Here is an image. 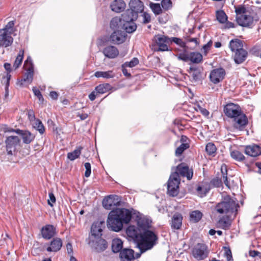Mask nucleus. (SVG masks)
Wrapping results in <instances>:
<instances>
[{
    "label": "nucleus",
    "mask_w": 261,
    "mask_h": 261,
    "mask_svg": "<svg viewBox=\"0 0 261 261\" xmlns=\"http://www.w3.org/2000/svg\"><path fill=\"white\" fill-rule=\"evenodd\" d=\"M190 147L189 143H184L178 146L175 150V154L176 156L180 155L183 152Z\"/></svg>",
    "instance_id": "nucleus-46"
},
{
    "label": "nucleus",
    "mask_w": 261,
    "mask_h": 261,
    "mask_svg": "<svg viewBox=\"0 0 261 261\" xmlns=\"http://www.w3.org/2000/svg\"><path fill=\"white\" fill-rule=\"evenodd\" d=\"M103 222H97L94 223L91 228V234L95 238L99 239L102 236V225Z\"/></svg>",
    "instance_id": "nucleus-22"
},
{
    "label": "nucleus",
    "mask_w": 261,
    "mask_h": 261,
    "mask_svg": "<svg viewBox=\"0 0 261 261\" xmlns=\"http://www.w3.org/2000/svg\"><path fill=\"white\" fill-rule=\"evenodd\" d=\"M86 171L85 172V176L86 177H88L90 176L91 174V165L89 163H86L84 165Z\"/></svg>",
    "instance_id": "nucleus-57"
},
{
    "label": "nucleus",
    "mask_w": 261,
    "mask_h": 261,
    "mask_svg": "<svg viewBox=\"0 0 261 261\" xmlns=\"http://www.w3.org/2000/svg\"><path fill=\"white\" fill-rule=\"evenodd\" d=\"M139 64V60L137 58H134L130 62H125L122 66L123 67H133Z\"/></svg>",
    "instance_id": "nucleus-49"
},
{
    "label": "nucleus",
    "mask_w": 261,
    "mask_h": 261,
    "mask_svg": "<svg viewBox=\"0 0 261 261\" xmlns=\"http://www.w3.org/2000/svg\"><path fill=\"white\" fill-rule=\"evenodd\" d=\"M123 247V242L119 239H114L112 242V250L113 252L117 253L120 252Z\"/></svg>",
    "instance_id": "nucleus-36"
},
{
    "label": "nucleus",
    "mask_w": 261,
    "mask_h": 261,
    "mask_svg": "<svg viewBox=\"0 0 261 261\" xmlns=\"http://www.w3.org/2000/svg\"><path fill=\"white\" fill-rule=\"evenodd\" d=\"M121 197L116 195H110L102 200V205L107 210H112L114 206L120 205Z\"/></svg>",
    "instance_id": "nucleus-9"
},
{
    "label": "nucleus",
    "mask_w": 261,
    "mask_h": 261,
    "mask_svg": "<svg viewBox=\"0 0 261 261\" xmlns=\"http://www.w3.org/2000/svg\"><path fill=\"white\" fill-rule=\"evenodd\" d=\"M238 25L243 27L252 28L255 24V22L258 19L254 20L253 17H236V19Z\"/></svg>",
    "instance_id": "nucleus-21"
},
{
    "label": "nucleus",
    "mask_w": 261,
    "mask_h": 261,
    "mask_svg": "<svg viewBox=\"0 0 261 261\" xmlns=\"http://www.w3.org/2000/svg\"><path fill=\"white\" fill-rule=\"evenodd\" d=\"M28 119L32 123L33 122L35 121V120H37V119H36L35 113L33 110H30L28 111Z\"/></svg>",
    "instance_id": "nucleus-58"
},
{
    "label": "nucleus",
    "mask_w": 261,
    "mask_h": 261,
    "mask_svg": "<svg viewBox=\"0 0 261 261\" xmlns=\"http://www.w3.org/2000/svg\"><path fill=\"white\" fill-rule=\"evenodd\" d=\"M215 16H227L224 11L222 10H217L216 11Z\"/></svg>",
    "instance_id": "nucleus-63"
},
{
    "label": "nucleus",
    "mask_w": 261,
    "mask_h": 261,
    "mask_svg": "<svg viewBox=\"0 0 261 261\" xmlns=\"http://www.w3.org/2000/svg\"><path fill=\"white\" fill-rule=\"evenodd\" d=\"M182 217L178 213L175 214L172 218L171 222V227L173 229H179L182 224Z\"/></svg>",
    "instance_id": "nucleus-30"
},
{
    "label": "nucleus",
    "mask_w": 261,
    "mask_h": 261,
    "mask_svg": "<svg viewBox=\"0 0 261 261\" xmlns=\"http://www.w3.org/2000/svg\"><path fill=\"white\" fill-rule=\"evenodd\" d=\"M180 178L176 173H172L167 182V194L172 197L177 196L179 193V185Z\"/></svg>",
    "instance_id": "nucleus-5"
},
{
    "label": "nucleus",
    "mask_w": 261,
    "mask_h": 261,
    "mask_svg": "<svg viewBox=\"0 0 261 261\" xmlns=\"http://www.w3.org/2000/svg\"><path fill=\"white\" fill-rule=\"evenodd\" d=\"M108 247V244L107 241L100 238L96 242V245L95 246V249L97 252H100L103 251Z\"/></svg>",
    "instance_id": "nucleus-38"
},
{
    "label": "nucleus",
    "mask_w": 261,
    "mask_h": 261,
    "mask_svg": "<svg viewBox=\"0 0 261 261\" xmlns=\"http://www.w3.org/2000/svg\"><path fill=\"white\" fill-rule=\"evenodd\" d=\"M157 234L150 230L142 231L139 237L138 246L142 253L151 249L158 242Z\"/></svg>",
    "instance_id": "nucleus-2"
},
{
    "label": "nucleus",
    "mask_w": 261,
    "mask_h": 261,
    "mask_svg": "<svg viewBox=\"0 0 261 261\" xmlns=\"http://www.w3.org/2000/svg\"><path fill=\"white\" fill-rule=\"evenodd\" d=\"M225 115L231 119L237 117L242 112L240 107L238 105L233 103H228L223 108Z\"/></svg>",
    "instance_id": "nucleus-10"
},
{
    "label": "nucleus",
    "mask_w": 261,
    "mask_h": 261,
    "mask_svg": "<svg viewBox=\"0 0 261 261\" xmlns=\"http://www.w3.org/2000/svg\"><path fill=\"white\" fill-rule=\"evenodd\" d=\"M27 70L26 73L24 75V77L21 80L20 85L22 84V82H27L28 83H31L32 82L33 75H34V67L33 66L25 68Z\"/></svg>",
    "instance_id": "nucleus-34"
},
{
    "label": "nucleus",
    "mask_w": 261,
    "mask_h": 261,
    "mask_svg": "<svg viewBox=\"0 0 261 261\" xmlns=\"http://www.w3.org/2000/svg\"><path fill=\"white\" fill-rule=\"evenodd\" d=\"M125 7L126 4L123 0H114L110 5L112 11L116 13H120L123 11Z\"/></svg>",
    "instance_id": "nucleus-27"
},
{
    "label": "nucleus",
    "mask_w": 261,
    "mask_h": 261,
    "mask_svg": "<svg viewBox=\"0 0 261 261\" xmlns=\"http://www.w3.org/2000/svg\"><path fill=\"white\" fill-rule=\"evenodd\" d=\"M239 206L229 195L224 196L221 202L215 206L216 212L220 214H225L227 215H233L235 217L237 215V208Z\"/></svg>",
    "instance_id": "nucleus-3"
},
{
    "label": "nucleus",
    "mask_w": 261,
    "mask_h": 261,
    "mask_svg": "<svg viewBox=\"0 0 261 261\" xmlns=\"http://www.w3.org/2000/svg\"><path fill=\"white\" fill-rule=\"evenodd\" d=\"M161 5L163 9L168 10L172 6L171 0H162Z\"/></svg>",
    "instance_id": "nucleus-53"
},
{
    "label": "nucleus",
    "mask_w": 261,
    "mask_h": 261,
    "mask_svg": "<svg viewBox=\"0 0 261 261\" xmlns=\"http://www.w3.org/2000/svg\"><path fill=\"white\" fill-rule=\"evenodd\" d=\"M248 123L247 117L243 112L232 119V124L234 128L243 130Z\"/></svg>",
    "instance_id": "nucleus-11"
},
{
    "label": "nucleus",
    "mask_w": 261,
    "mask_h": 261,
    "mask_svg": "<svg viewBox=\"0 0 261 261\" xmlns=\"http://www.w3.org/2000/svg\"><path fill=\"white\" fill-rule=\"evenodd\" d=\"M202 68L201 67H191L190 68V73L192 79L194 82H198L202 79Z\"/></svg>",
    "instance_id": "nucleus-29"
},
{
    "label": "nucleus",
    "mask_w": 261,
    "mask_h": 261,
    "mask_svg": "<svg viewBox=\"0 0 261 261\" xmlns=\"http://www.w3.org/2000/svg\"><path fill=\"white\" fill-rule=\"evenodd\" d=\"M231 156L238 161H242L245 160L244 155L238 150H233L231 152Z\"/></svg>",
    "instance_id": "nucleus-45"
},
{
    "label": "nucleus",
    "mask_w": 261,
    "mask_h": 261,
    "mask_svg": "<svg viewBox=\"0 0 261 261\" xmlns=\"http://www.w3.org/2000/svg\"><path fill=\"white\" fill-rule=\"evenodd\" d=\"M245 153L252 157L261 155V146L255 144L247 145L245 147Z\"/></svg>",
    "instance_id": "nucleus-18"
},
{
    "label": "nucleus",
    "mask_w": 261,
    "mask_h": 261,
    "mask_svg": "<svg viewBox=\"0 0 261 261\" xmlns=\"http://www.w3.org/2000/svg\"><path fill=\"white\" fill-rule=\"evenodd\" d=\"M33 126L37 130L40 134H43L45 132L44 126L42 122L38 119L32 122Z\"/></svg>",
    "instance_id": "nucleus-42"
},
{
    "label": "nucleus",
    "mask_w": 261,
    "mask_h": 261,
    "mask_svg": "<svg viewBox=\"0 0 261 261\" xmlns=\"http://www.w3.org/2000/svg\"><path fill=\"white\" fill-rule=\"evenodd\" d=\"M49 199L48 200V204L51 206H53V203L56 202V197L54 194L52 193H49Z\"/></svg>",
    "instance_id": "nucleus-59"
},
{
    "label": "nucleus",
    "mask_w": 261,
    "mask_h": 261,
    "mask_svg": "<svg viewBox=\"0 0 261 261\" xmlns=\"http://www.w3.org/2000/svg\"><path fill=\"white\" fill-rule=\"evenodd\" d=\"M178 59L184 61H188L189 60V54H179L178 55Z\"/></svg>",
    "instance_id": "nucleus-60"
},
{
    "label": "nucleus",
    "mask_w": 261,
    "mask_h": 261,
    "mask_svg": "<svg viewBox=\"0 0 261 261\" xmlns=\"http://www.w3.org/2000/svg\"><path fill=\"white\" fill-rule=\"evenodd\" d=\"M192 254L197 260H203L207 257L208 251L205 244L198 243L193 248Z\"/></svg>",
    "instance_id": "nucleus-7"
},
{
    "label": "nucleus",
    "mask_w": 261,
    "mask_h": 261,
    "mask_svg": "<svg viewBox=\"0 0 261 261\" xmlns=\"http://www.w3.org/2000/svg\"><path fill=\"white\" fill-rule=\"evenodd\" d=\"M66 249L67 251V253L69 255H71L73 253V248L71 243H68L66 244Z\"/></svg>",
    "instance_id": "nucleus-62"
},
{
    "label": "nucleus",
    "mask_w": 261,
    "mask_h": 261,
    "mask_svg": "<svg viewBox=\"0 0 261 261\" xmlns=\"http://www.w3.org/2000/svg\"><path fill=\"white\" fill-rule=\"evenodd\" d=\"M230 217L231 215H226L220 218L217 223L218 227L225 230L229 229L232 223Z\"/></svg>",
    "instance_id": "nucleus-28"
},
{
    "label": "nucleus",
    "mask_w": 261,
    "mask_h": 261,
    "mask_svg": "<svg viewBox=\"0 0 261 261\" xmlns=\"http://www.w3.org/2000/svg\"><path fill=\"white\" fill-rule=\"evenodd\" d=\"M210 186L212 187H220L222 186L221 179L218 177L213 178L210 183Z\"/></svg>",
    "instance_id": "nucleus-48"
},
{
    "label": "nucleus",
    "mask_w": 261,
    "mask_h": 261,
    "mask_svg": "<svg viewBox=\"0 0 261 261\" xmlns=\"http://www.w3.org/2000/svg\"><path fill=\"white\" fill-rule=\"evenodd\" d=\"M137 17H132L129 21L125 20L120 17H113L110 22L111 29H120L125 31V33H132L136 31L137 25L134 22Z\"/></svg>",
    "instance_id": "nucleus-4"
},
{
    "label": "nucleus",
    "mask_w": 261,
    "mask_h": 261,
    "mask_svg": "<svg viewBox=\"0 0 261 261\" xmlns=\"http://www.w3.org/2000/svg\"><path fill=\"white\" fill-rule=\"evenodd\" d=\"M114 32L110 37V41L114 44H119L126 40V34L120 29H113Z\"/></svg>",
    "instance_id": "nucleus-12"
},
{
    "label": "nucleus",
    "mask_w": 261,
    "mask_h": 261,
    "mask_svg": "<svg viewBox=\"0 0 261 261\" xmlns=\"http://www.w3.org/2000/svg\"><path fill=\"white\" fill-rule=\"evenodd\" d=\"M111 88L112 87L109 84H103L96 86L95 88V91L97 94H103L108 92Z\"/></svg>",
    "instance_id": "nucleus-37"
},
{
    "label": "nucleus",
    "mask_w": 261,
    "mask_h": 261,
    "mask_svg": "<svg viewBox=\"0 0 261 261\" xmlns=\"http://www.w3.org/2000/svg\"><path fill=\"white\" fill-rule=\"evenodd\" d=\"M150 8L155 15L159 14L161 11V8L159 4H150Z\"/></svg>",
    "instance_id": "nucleus-51"
},
{
    "label": "nucleus",
    "mask_w": 261,
    "mask_h": 261,
    "mask_svg": "<svg viewBox=\"0 0 261 261\" xmlns=\"http://www.w3.org/2000/svg\"><path fill=\"white\" fill-rule=\"evenodd\" d=\"M82 149L83 147L82 146H79L73 151L68 152L67 153V158L70 161H74L80 156Z\"/></svg>",
    "instance_id": "nucleus-39"
},
{
    "label": "nucleus",
    "mask_w": 261,
    "mask_h": 261,
    "mask_svg": "<svg viewBox=\"0 0 261 261\" xmlns=\"http://www.w3.org/2000/svg\"><path fill=\"white\" fill-rule=\"evenodd\" d=\"M202 214L199 211H193L190 214V218L194 222H198L202 218Z\"/></svg>",
    "instance_id": "nucleus-44"
},
{
    "label": "nucleus",
    "mask_w": 261,
    "mask_h": 261,
    "mask_svg": "<svg viewBox=\"0 0 261 261\" xmlns=\"http://www.w3.org/2000/svg\"><path fill=\"white\" fill-rule=\"evenodd\" d=\"M94 75L96 77H103L105 79H111L114 77V73L112 70L107 71H96L94 73Z\"/></svg>",
    "instance_id": "nucleus-41"
},
{
    "label": "nucleus",
    "mask_w": 261,
    "mask_h": 261,
    "mask_svg": "<svg viewBox=\"0 0 261 261\" xmlns=\"http://www.w3.org/2000/svg\"><path fill=\"white\" fill-rule=\"evenodd\" d=\"M132 212L126 208H116L109 214L107 226L112 230L118 232L123 227V224L128 223L132 219Z\"/></svg>",
    "instance_id": "nucleus-1"
},
{
    "label": "nucleus",
    "mask_w": 261,
    "mask_h": 261,
    "mask_svg": "<svg viewBox=\"0 0 261 261\" xmlns=\"http://www.w3.org/2000/svg\"><path fill=\"white\" fill-rule=\"evenodd\" d=\"M225 256L227 261H233L231 251L229 248H225Z\"/></svg>",
    "instance_id": "nucleus-55"
},
{
    "label": "nucleus",
    "mask_w": 261,
    "mask_h": 261,
    "mask_svg": "<svg viewBox=\"0 0 261 261\" xmlns=\"http://www.w3.org/2000/svg\"><path fill=\"white\" fill-rule=\"evenodd\" d=\"M102 53L107 58L114 59L118 56L119 50L116 47L109 45L103 48Z\"/></svg>",
    "instance_id": "nucleus-24"
},
{
    "label": "nucleus",
    "mask_w": 261,
    "mask_h": 261,
    "mask_svg": "<svg viewBox=\"0 0 261 261\" xmlns=\"http://www.w3.org/2000/svg\"><path fill=\"white\" fill-rule=\"evenodd\" d=\"M62 245L63 242L61 238H55L50 242L49 246L46 248V251L56 252L61 249Z\"/></svg>",
    "instance_id": "nucleus-20"
},
{
    "label": "nucleus",
    "mask_w": 261,
    "mask_h": 261,
    "mask_svg": "<svg viewBox=\"0 0 261 261\" xmlns=\"http://www.w3.org/2000/svg\"><path fill=\"white\" fill-rule=\"evenodd\" d=\"M120 258L122 261H134L135 257L134 251L131 249H124L120 252Z\"/></svg>",
    "instance_id": "nucleus-25"
},
{
    "label": "nucleus",
    "mask_w": 261,
    "mask_h": 261,
    "mask_svg": "<svg viewBox=\"0 0 261 261\" xmlns=\"http://www.w3.org/2000/svg\"><path fill=\"white\" fill-rule=\"evenodd\" d=\"M41 233L43 239L49 240L56 235V228L53 225L47 224L42 227Z\"/></svg>",
    "instance_id": "nucleus-15"
},
{
    "label": "nucleus",
    "mask_w": 261,
    "mask_h": 261,
    "mask_svg": "<svg viewBox=\"0 0 261 261\" xmlns=\"http://www.w3.org/2000/svg\"><path fill=\"white\" fill-rule=\"evenodd\" d=\"M14 25V21H9L8 24L5 26V27L2 30H5V31L10 33L11 35L12 32H13V27Z\"/></svg>",
    "instance_id": "nucleus-50"
},
{
    "label": "nucleus",
    "mask_w": 261,
    "mask_h": 261,
    "mask_svg": "<svg viewBox=\"0 0 261 261\" xmlns=\"http://www.w3.org/2000/svg\"><path fill=\"white\" fill-rule=\"evenodd\" d=\"M229 47L233 53H235L238 50L243 49L242 41L239 39H236L231 40L229 42Z\"/></svg>",
    "instance_id": "nucleus-33"
},
{
    "label": "nucleus",
    "mask_w": 261,
    "mask_h": 261,
    "mask_svg": "<svg viewBox=\"0 0 261 261\" xmlns=\"http://www.w3.org/2000/svg\"><path fill=\"white\" fill-rule=\"evenodd\" d=\"M31 66H33L32 61L30 57H28L24 62V67L28 68V67H30Z\"/></svg>",
    "instance_id": "nucleus-61"
},
{
    "label": "nucleus",
    "mask_w": 261,
    "mask_h": 261,
    "mask_svg": "<svg viewBox=\"0 0 261 261\" xmlns=\"http://www.w3.org/2000/svg\"><path fill=\"white\" fill-rule=\"evenodd\" d=\"M13 41V39L10 33L6 32L5 30H0V46L8 47L12 44Z\"/></svg>",
    "instance_id": "nucleus-16"
},
{
    "label": "nucleus",
    "mask_w": 261,
    "mask_h": 261,
    "mask_svg": "<svg viewBox=\"0 0 261 261\" xmlns=\"http://www.w3.org/2000/svg\"><path fill=\"white\" fill-rule=\"evenodd\" d=\"M129 10L132 16H149V15L144 11V4L140 0H130L128 3Z\"/></svg>",
    "instance_id": "nucleus-6"
},
{
    "label": "nucleus",
    "mask_w": 261,
    "mask_h": 261,
    "mask_svg": "<svg viewBox=\"0 0 261 261\" xmlns=\"http://www.w3.org/2000/svg\"><path fill=\"white\" fill-rule=\"evenodd\" d=\"M228 17H216V20L223 25L221 27L222 29H226L234 28V24L233 22L228 21Z\"/></svg>",
    "instance_id": "nucleus-35"
},
{
    "label": "nucleus",
    "mask_w": 261,
    "mask_h": 261,
    "mask_svg": "<svg viewBox=\"0 0 261 261\" xmlns=\"http://www.w3.org/2000/svg\"><path fill=\"white\" fill-rule=\"evenodd\" d=\"M151 221L149 219L145 217H141L138 220V227L142 231L149 230L151 227Z\"/></svg>",
    "instance_id": "nucleus-31"
},
{
    "label": "nucleus",
    "mask_w": 261,
    "mask_h": 261,
    "mask_svg": "<svg viewBox=\"0 0 261 261\" xmlns=\"http://www.w3.org/2000/svg\"><path fill=\"white\" fill-rule=\"evenodd\" d=\"M202 60V56L197 52H192L189 54V60L194 63H199Z\"/></svg>",
    "instance_id": "nucleus-40"
},
{
    "label": "nucleus",
    "mask_w": 261,
    "mask_h": 261,
    "mask_svg": "<svg viewBox=\"0 0 261 261\" xmlns=\"http://www.w3.org/2000/svg\"><path fill=\"white\" fill-rule=\"evenodd\" d=\"M205 150L209 155L214 154L217 150V148L213 143H208L205 147Z\"/></svg>",
    "instance_id": "nucleus-47"
},
{
    "label": "nucleus",
    "mask_w": 261,
    "mask_h": 261,
    "mask_svg": "<svg viewBox=\"0 0 261 261\" xmlns=\"http://www.w3.org/2000/svg\"><path fill=\"white\" fill-rule=\"evenodd\" d=\"M225 75V71L222 68L213 69L210 73V81L215 84L221 82Z\"/></svg>",
    "instance_id": "nucleus-14"
},
{
    "label": "nucleus",
    "mask_w": 261,
    "mask_h": 261,
    "mask_svg": "<svg viewBox=\"0 0 261 261\" xmlns=\"http://www.w3.org/2000/svg\"><path fill=\"white\" fill-rule=\"evenodd\" d=\"M170 39V41H172L175 43L176 44L179 45L181 47H184L186 46V43L182 41V40L180 38L176 37H172Z\"/></svg>",
    "instance_id": "nucleus-52"
},
{
    "label": "nucleus",
    "mask_w": 261,
    "mask_h": 261,
    "mask_svg": "<svg viewBox=\"0 0 261 261\" xmlns=\"http://www.w3.org/2000/svg\"><path fill=\"white\" fill-rule=\"evenodd\" d=\"M23 50H20L13 64V67H14L15 69L18 68L19 66L21 65L23 59Z\"/></svg>",
    "instance_id": "nucleus-43"
},
{
    "label": "nucleus",
    "mask_w": 261,
    "mask_h": 261,
    "mask_svg": "<svg viewBox=\"0 0 261 261\" xmlns=\"http://www.w3.org/2000/svg\"><path fill=\"white\" fill-rule=\"evenodd\" d=\"M248 56L247 51L244 48L234 53L233 58L236 63L239 64L244 62Z\"/></svg>",
    "instance_id": "nucleus-26"
},
{
    "label": "nucleus",
    "mask_w": 261,
    "mask_h": 261,
    "mask_svg": "<svg viewBox=\"0 0 261 261\" xmlns=\"http://www.w3.org/2000/svg\"><path fill=\"white\" fill-rule=\"evenodd\" d=\"M196 190L198 194L200 195L201 196H205L208 192V190H207L206 188L201 186H198Z\"/></svg>",
    "instance_id": "nucleus-54"
},
{
    "label": "nucleus",
    "mask_w": 261,
    "mask_h": 261,
    "mask_svg": "<svg viewBox=\"0 0 261 261\" xmlns=\"http://www.w3.org/2000/svg\"><path fill=\"white\" fill-rule=\"evenodd\" d=\"M20 140L17 136H9L7 138L5 143L7 147V150L12 148H15L17 145Z\"/></svg>",
    "instance_id": "nucleus-32"
},
{
    "label": "nucleus",
    "mask_w": 261,
    "mask_h": 261,
    "mask_svg": "<svg viewBox=\"0 0 261 261\" xmlns=\"http://www.w3.org/2000/svg\"><path fill=\"white\" fill-rule=\"evenodd\" d=\"M126 234L129 238L136 241L137 243L139 240V237L141 236L142 231L138 227L134 225H130L126 229Z\"/></svg>",
    "instance_id": "nucleus-19"
},
{
    "label": "nucleus",
    "mask_w": 261,
    "mask_h": 261,
    "mask_svg": "<svg viewBox=\"0 0 261 261\" xmlns=\"http://www.w3.org/2000/svg\"><path fill=\"white\" fill-rule=\"evenodd\" d=\"M11 78V75L9 73L7 74V77H6V87H5V97H7L9 95V91H8V87L9 86V81Z\"/></svg>",
    "instance_id": "nucleus-56"
},
{
    "label": "nucleus",
    "mask_w": 261,
    "mask_h": 261,
    "mask_svg": "<svg viewBox=\"0 0 261 261\" xmlns=\"http://www.w3.org/2000/svg\"><path fill=\"white\" fill-rule=\"evenodd\" d=\"M221 171L222 176H223L224 175H227V167L225 165H223L221 166Z\"/></svg>",
    "instance_id": "nucleus-64"
},
{
    "label": "nucleus",
    "mask_w": 261,
    "mask_h": 261,
    "mask_svg": "<svg viewBox=\"0 0 261 261\" xmlns=\"http://www.w3.org/2000/svg\"><path fill=\"white\" fill-rule=\"evenodd\" d=\"M154 40L158 46L156 50L162 51L168 50L167 44L170 42V38L164 35H158L154 36Z\"/></svg>",
    "instance_id": "nucleus-13"
},
{
    "label": "nucleus",
    "mask_w": 261,
    "mask_h": 261,
    "mask_svg": "<svg viewBox=\"0 0 261 261\" xmlns=\"http://www.w3.org/2000/svg\"><path fill=\"white\" fill-rule=\"evenodd\" d=\"M173 173H176L178 178L179 176L186 177L189 180L192 178L193 176V171L192 168H190L187 164L181 163L176 167V171Z\"/></svg>",
    "instance_id": "nucleus-8"
},
{
    "label": "nucleus",
    "mask_w": 261,
    "mask_h": 261,
    "mask_svg": "<svg viewBox=\"0 0 261 261\" xmlns=\"http://www.w3.org/2000/svg\"><path fill=\"white\" fill-rule=\"evenodd\" d=\"M253 6H249V5H239L234 6L235 12L237 16H250L251 15V11L254 8Z\"/></svg>",
    "instance_id": "nucleus-17"
},
{
    "label": "nucleus",
    "mask_w": 261,
    "mask_h": 261,
    "mask_svg": "<svg viewBox=\"0 0 261 261\" xmlns=\"http://www.w3.org/2000/svg\"><path fill=\"white\" fill-rule=\"evenodd\" d=\"M16 134L20 135L25 144H30L35 139V136L27 130H17Z\"/></svg>",
    "instance_id": "nucleus-23"
}]
</instances>
